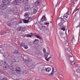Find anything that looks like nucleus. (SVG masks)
Here are the masks:
<instances>
[{"label":"nucleus","mask_w":80,"mask_h":80,"mask_svg":"<svg viewBox=\"0 0 80 80\" xmlns=\"http://www.w3.org/2000/svg\"><path fill=\"white\" fill-rule=\"evenodd\" d=\"M78 10H79V8H78V9H77L76 10H75V12H76V11H77Z\"/></svg>","instance_id":"13d9d810"},{"label":"nucleus","mask_w":80,"mask_h":80,"mask_svg":"<svg viewBox=\"0 0 80 80\" xmlns=\"http://www.w3.org/2000/svg\"><path fill=\"white\" fill-rule=\"evenodd\" d=\"M4 56L5 58H8L9 57V54L7 52L5 53L4 54Z\"/></svg>","instance_id":"f3484780"},{"label":"nucleus","mask_w":80,"mask_h":80,"mask_svg":"<svg viewBox=\"0 0 80 80\" xmlns=\"http://www.w3.org/2000/svg\"><path fill=\"white\" fill-rule=\"evenodd\" d=\"M78 1V0H73L72 3H73V6H74L75 5H76L77 4V2Z\"/></svg>","instance_id":"aec40b11"},{"label":"nucleus","mask_w":80,"mask_h":80,"mask_svg":"<svg viewBox=\"0 0 80 80\" xmlns=\"http://www.w3.org/2000/svg\"><path fill=\"white\" fill-rule=\"evenodd\" d=\"M35 37H36L37 38H39V39H42L41 37L39 35H36Z\"/></svg>","instance_id":"c85d7f7f"},{"label":"nucleus","mask_w":80,"mask_h":80,"mask_svg":"<svg viewBox=\"0 0 80 80\" xmlns=\"http://www.w3.org/2000/svg\"><path fill=\"white\" fill-rule=\"evenodd\" d=\"M22 23V21H21L20 22H19V23Z\"/></svg>","instance_id":"052dcab7"},{"label":"nucleus","mask_w":80,"mask_h":80,"mask_svg":"<svg viewBox=\"0 0 80 80\" xmlns=\"http://www.w3.org/2000/svg\"><path fill=\"white\" fill-rule=\"evenodd\" d=\"M48 53H46L45 55H44V56L45 57V59L47 61H49L50 59V57H51V56L50 57H49L48 58H47V57H48Z\"/></svg>","instance_id":"6e6552de"},{"label":"nucleus","mask_w":80,"mask_h":80,"mask_svg":"<svg viewBox=\"0 0 80 80\" xmlns=\"http://www.w3.org/2000/svg\"><path fill=\"white\" fill-rule=\"evenodd\" d=\"M27 37H32V35H29V34H27Z\"/></svg>","instance_id":"79ce46f5"},{"label":"nucleus","mask_w":80,"mask_h":80,"mask_svg":"<svg viewBox=\"0 0 80 80\" xmlns=\"http://www.w3.org/2000/svg\"><path fill=\"white\" fill-rule=\"evenodd\" d=\"M34 53H35V54H36V55H37V53H38V51L37 50L36 51H34Z\"/></svg>","instance_id":"49530a36"},{"label":"nucleus","mask_w":80,"mask_h":80,"mask_svg":"<svg viewBox=\"0 0 80 80\" xmlns=\"http://www.w3.org/2000/svg\"><path fill=\"white\" fill-rule=\"evenodd\" d=\"M27 71L26 70H24L23 71V72H22V73L23 75H26V74H27L28 73Z\"/></svg>","instance_id":"5701e85b"},{"label":"nucleus","mask_w":80,"mask_h":80,"mask_svg":"<svg viewBox=\"0 0 80 80\" xmlns=\"http://www.w3.org/2000/svg\"><path fill=\"white\" fill-rule=\"evenodd\" d=\"M3 63V61H1V62H0V66H1V65H2Z\"/></svg>","instance_id":"ea45409f"},{"label":"nucleus","mask_w":80,"mask_h":80,"mask_svg":"<svg viewBox=\"0 0 80 80\" xmlns=\"http://www.w3.org/2000/svg\"><path fill=\"white\" fill-rule=\"evenodd\" d=\"M4 16H5V17H4V18H8V16L6 15V14H5L4 15Z\"/></svg>","instance_id":"09e8293b"},{"label":"nucleus","mask_w":80,"mask_h":80,"mask_svg":"<svg viewBox=\"0 0 80 80\" xmlns=\"http://www.w3.org/2000/svg\"><path fill=\"white\" fill-rule=\"evenodd\" d=\"M8 25H9V26H11V25H12V22H8Z\"/></svg>","instance_id":"473e14b6"},{"label":"nucleus","mask_w":80,"mask_h":80,"mask_svg":"<svg viewBox=\"0 0 80 80\" xmlns=\"http://www.w3.org/2000/svg\"><path fill=\"white\" fill-rule=\"evenodd\" d=\"M31 34H32V32H31Z\"/></svg>","instance_id":"69168bd1"},{"label":"nucleus","mask_w":80,"mask_h":80,"mask_svg":"<svg viewBox=\"0 0 80 80\" xmlns=\"http://www.w3.org/2000/svg\"><path fill=\"white\" fill-rule=\"evenodd\" d=\"M79 74H80V72H79Z\"/></svg>","instance_id":"338daca9"},{"label":"nucleus","mask_w":80,"mask_h":80,"mask_svg":"<svg viewBox=\"0 0 80 80\" xmlns=\"http://www.w3.org/2000/svg\"><path fill=\"white\" fill-rule=\"evenodd\" d=\"M24 48H25V49H27V48H28V46H24Z\"/></svg>","instance_id":"a18cd8bd"},{"label":"nucleus","mask_w":80,"mask_h":80,"mask_svg":"<svg viewBox=\"0 0 80 80\" xmlns=\"http://www.w3.org/2000/svg\"><path fill=\"white\" fill-rule=\"evenodd\" d=\"M29 8H30V6H26L25 7V9L27 10H28L29 9Z\"/></svg>","instance_id":"393cba45"},{"label":"nucleus","mask_w":80,"mask_h":80,"mask_svg":"<svg viewBox=\"0 0 80 80\" xmlns=\"http://www.w3.org/2000/svg\"><path fill=\"white\" fill-rule=\"evenodd\" d=\"M17 42V40H15V42Z\"/></svg>","instance_id":"680f3d73"},{"label":"nucleus","mask_w":80,"mask_h":80,"mask_svg":"<svg viewBox=\"0 0 80 80\" xmlns=\"http://www.w3.org/2000/svg\"><path fill=\"white\" fill-rule=\"evenodd\" d=\"M30 15V13L26 12L24 14V16L26 18H28V17H29V15Z\"/></svg>","instance_id":"1a4fd4ad"},{"label":"nucleus","mask_w":80,"mask_h":80,"mask_svg":"<svg viewBox=\"0 0 80 80\" xmlns=\"http://www.w3.org/2000/svg\"><path fill=\"white\" fill-rule=\"evenodd\" d=\"M15 62H16V60L14 59H13L12 60V63H15Z\"/></svg>","instance_id":"4c0bfd02"},{"label":"nucleus","mask_w":80,"mask_h":80,"mask_svg":"<svg viewBox=\"0 0 80 80\" xmlns=\"http://www.w3.org/2000/svg\"><path fill=\"white\" fill-rule=\"evenodd\" d=\"M25 62H26V63H27V61H25Z\"/></svg>","instance_id":"e2e57ef3"},{"label":"nucleus","mask_w":80,"mask_h":80,"mask_svg":"<svg viewBox=\"0 0 80 80\" xmlns=\"http://www.w3.org/2000/svg\"><path fill=\"white\" fill-rule=\"evenodd\" d=\"M38 42V40L37 39H35L34 41H33V43H37Z\"/></svg>","instance_id":"bb28decb"},{"label":"nucleus","mask_w":80,"mask_h":80,"mask_svg":"<svg viewBox=\"0 0 80 80\" xmlns=\"http://www.w3.org/2000/svg\"><path fill=\"white\" fill-rule=\"evenodd\" d=\"M68 15H69V14H68V13L67 12L66 13H65L64 14V16L63 18H65V17H66V18H68Z\"/></svg>","instance_id":"6ab92c4d"},{"label":"nucleus","mask_w":80,"mask_h":80,"mask_svg":"<svg viewBox=\"0 0 80 80\" xmlns=\"http://www.w3.org/2000/svg\"><path fill=\"white\" fill-rule=\"evenodd\" d=\"M61 30H62L63 31H65V28H61Z\"/></svg>","instance_id":"c03bdc74"},{"label":"nucleus","mask_w":80,"mask_h":80,"mask_svg":"<svg viewBox=\"0 0 80 80\" xmlns=\"http://www.w3.org/2000/svg\"><path fill=\"white\" fill-rule=\"evenodd\" d=\"M43 51L44 53H46V50H45V48H44L43 49Z\"/></svg>","instance_id":"58836bf2"},{"label":"nucleus","mask_w":80,"mask_h":80,"mask_svg":"<svg viewBox=\"0 0 80 80\" xmlns=\"http://www.w3.org/2000/svg\"><path fill=\"white\" fill-rule=\"evenodd\" d=\"M42 6H43V7H45V6H46V4H42Z\"/></svg>","instance_id":"5fc2aeb1"},{"label":"nucleus","mask_w":80,"mask_h":80,"mask_svg":"<svg viewBox=\"0 0 80 80\" xmlns=\"http://www.w3.org/2000/svg\"><path fill=\"white\" fill-rule=\"evenodd\" d=\"M68 53L69 54V59L71 61H72V60H74V58H73V57H72V52H71V50H70V48H69L68 50H67Z\"/></svg>","instance_id":"f03ea898"},{"label":"nucleus","mask_w":80,"mask_h":80,"mask_svg":"<svg viewBox=\"0 0 80 80\" xmlns=\"http://www.w3.org/2000/svg\"><path fill=\"white\" fill-rule=\"evenodd\" d=\"M46 71L49 72L51 70V68H48L45 69Z\"/></svg>","instance_id":"412c9836"},{"label":"nucleus","mask_w":80,"mask_h":80,"mask_svg":"<svg viewBox=\"0 0 80 80\" xmlns=\"http://www.w3.org/2000/svg\"><path fill=\"white\" fill-rule=\"evenodd\" d=\"M69 31H69V30H68V32H69Z\"/></svg>","instance_id":"0e129e2a"},{"label":"nucleus","mask_w":80,"mask_h":80,"mask_svg":"<svg viewBox=\"0 0 80 80\" xmlns=\"http://www.w3.org/2000/svg\"><path fill=\"white\" fill-rule=\"evenodd\" d=\"M35 47L36 48H37V47H40V45L39 44H36Z\"/></svg>","instance_id":"a19ab883"},{"label":"nucleus","mask_w":80,"mask_h":80,"mask_svg":"<svg viewBox=\"0 0 80 80\" xmlns=\"http://www.w3.org/2000/svg\"><path fill=\"white\" fill-rule=\"evenodd\" d=\"M49 23L48 22H45L44 24V25H49Z\"/></svg>","instance_id":"de8ad7c7"},{"label":"nucleus","mask_w":80,"mask_h":80,"mask_svg":"<svg viewBox=\"0 0 80 80\" xmlns=\"http://www.w3.org/2000/svg\"><path fill=\"white\" fill-rule=\"evenodd\" d=\"M10 70V73H11V75H15L16 74V71L13 68H11Z\"/></svg>","instance_id":"39448f33"},{"label":"nucleus","mask_w":80,"mask_h":80,"mask_svg":"<svg viewBox=\"0 0 80 80\" xmlns=\"http://www.w3.org/2000/svg\"><path fill=\"white\" fill-rule=\"evenodd\" d=\"M62 17L61 18H58V20H59V19H60V20H62Z\"/></svg>","instance_id":"6e6d98bb"},{"label":"nucleus","mask_w":80,"mask_h":80,"mask_svg":"<svg viewBox=\"0 0 80 80\" xmlns=\"http://www.w3.org/2000/svg\"><path fill=\"white\" fill-rule=\"evenodd\" d=\"M22 3H23L24 4H25V3H28V2H27V0H23V1H22Z\"/></svg>","instance_id":"c756f323"},{"label":"nucleus","mask_w":80,"mask_h":80,"mask_svg":"<svg viewBox=\"0 0 80 80\" xmlns=\"http://www.w3.org/2000/svg\"><path fill=\"white\" fill-rule=\"evenodd\" d=\"M48 30V28H46H46H45L44 31H46V30Z\"/></svg>","instance_id":"3c124183"},{"label":"nucleus","mask_w":80,"mask_h":80,"mask_svg":"<svg viewBox=\"0 0 80 80\" xmlns=\"http://www.w3.org/2000/svg\"><path fill=\"white\" fill-rule=\"evenodd\" d=\"M33 12L34 13H36L37 12V7H35L33 9Z\"/></svg>","instance_id":"4be33fe9"},{"label":"nucleus","mask_w":80,"mask_h":80,"mask_svg":"<svg viewBox=\"0 0 80 80\" xmlns=\"http://www.w3.org/2000/svg\"><path fill=\"white\" fill-rule=\"evenodd\" d=\"M45 0H41V3H43L45 2Z\"/></svg>","instance_id":"8fccbe9b"},{"label":"nucleus","mask_w":80,"mask_h":80,"mask_svg":"<svg viewBox=\"0 0 80 80\" xmlns=\"http://www.w3.org/2000/svg\"><path fill=\"white\" fill-rule=\"evenodd\" d=\"M71 41L72 42V43H73V42H74L75 41V38L73 37L72 39H71Z\"/></svg>","instance_id":"7c9ffc66"},{"label":"nucleus","mask_w":80,"mask_h":80,"mask_svg":"<svg viewBox=\"0 0 80 80\" xmlns=\"http://www.w3.org/2000/svg\"><path fill=\"white\" fill-rule=\"evenodd\" d=\"M14 5H17V3H18V2L17 1L15 0L14 2Z\"/></svg>","instance_id":"72a5a7b5"},{"label":"nucleus","mask_w":80,"mask_h":80,"mask_svg":"<svg viewBox=\"0 0 80 80\" xmlns=\"http://www.w3.org/2000/svg\"><path fill=\"white\" fill-rule=\"evenodd\" d=\"M53 74H54V68H52V72L49 75L50 77H52V76H53Z\"/></svg>","instance_id":"dca6fc26"},{"label":"nucleus","mask_w":80,"mask_h":80,"mask_svg":"<svg viewBox=\"0 0 80 80\" xmlns=\"http://www.w3.org/2000/svg\"><path fill=\"white\" fill-rule=\"evenodd\" d=\"M12 25H16L17 24V21H14L12 23Z\"/></svg>","instance_id":"a878e982"},{"label":"nucleus","mask_w":80,"mask_h":80,"mask_svg":"<svg viewBox=\"0 0 80 80\" xmlns=\"http://www.w3.org/2000/svg\"><path fill=\"white\" fill-rule=\"evenodd\" d=\"M26 18L28 19V21H29L28 22H31L32 21V18L30 17H29L28 18Z\"/></svg>","instance_id":"b1692460"},{"label":"nucleus","mask_w":80,"mask_h":80,"mask_svg":"<svg viewBox=\"0 0 80 80\" xmlns=\"http://www.w3.org/2000/svg\"><path fill=\"white\" fill-rule=\"evenodd\" d=\"M22 20L24 23H28V20L26 18L22 19Z\"/></svg>","instance_id":"9b49d317"},{"label":"nucleus","mask_w":80,"mask_h":80,"mask_svg":"<svg viewBox=\"0 0 80 80\" xmlns=\"http://www.w3.org/2000/svg\"><path fill=\"white\" fill-rule=\"evenodd\" d=\"M35 5L36 6H38V2H36L35 3Z\"/></svg>","instance_id":"f704fd0d"},{"label":"nucleus","mask_w":80,"mask_h":80,"mask_svg":"<svg viewBox=\"0 0 80 80\" xmlns=\"http://www.w3.org/2000/svg\"><path fill=\"white\" fill-rule=\"evenodd\" d=\"M41 20H42V22H45L47 21V19L45 15H44L42 17V18L41 19Z\"/></svg>","instance_id":"9d476101"},{"label":"nucleus","mask_w":80,"mask_h":80,"mask_svg":"<svg viewBox=\"0 0 80 80\" xmlns=\"http://www.w3.org/2000/svg\"><path fill=\"white\" fill-rule=\"evenodd\" d=\"M71 61H72L70 62V65H76V62L75 61H72V60Z\"/></svg>","instance_id":"ddd939ff"},{"label":"nucleus","mask_w":80,"mask_h":80,"mask_svg":"<svg viewBox=\"0 0 80 80\" xmlns=\"http://www.w3.org/2000/svg\"><path fill=\"white\" fill-rule=\"evenodd\" d=\"M14 53L16 54H17V53H18V51L17 50H15L14 52Z\"/></svg>","instance_id":"c9c22d12"},{"label":"nucleus","mask_w":80,"mask_h":80,"mask_svg":"<svg viewBox=\"0 0 80 80\" xmlns=\"http://www.w3.org/2000/svg\"><path fill=\"white\" fill-rule=\"evenodd\" d=\"M21 47H24L25 46V43L22 42V43L20 45Z\"/></svg>","instance_id":"2f4dec72"},{"label":"nucleus","mask_w":80,"mask_h":80,"mask_svg":"<svg viewBox=\"0 0 80 80\" xmlns=\"http://www.w3.org/2000/svg\"><path fill=\"white\" fill-rule=\"evenodd\" d=\"M79 26H78L76 27V28H78V27H80V23H79Z\"/></svg>","instance_id":"4d7b16f0"},{"label":"nucleus","mask_w":80,"mask_h":80,"mask_svg":"<svg viewBox=\"0 0 80 80\" xmlns=\"http://www.w3.org/2000/svg\"><path fill=\"white\" fill-rule=\"evenodd\" d=\"M3 14V12H2L0 11V15H2Z\"/></svg>","instance_id":"864d4df0"},{"label":"nucleus","mask_w":80,"mask_h":80,"mask_svg":"<svg viewBox=\"0 0 80 80\" xmlns=\"http://www.w3.org/2000/svg\"><path fill=\"white\" fill-rule=\"evenodd\" d=\"M23 29V28H22V27L19 26L18 27V28H17V30L18 31H22V30Z\"/></svg>","instance_id":"a211bd4d"},{"label":"nucleus","mask_w":80,"mask_h":80,"mask_svg":"<svg viewBox=\"0 0 80 80\" xmlns=\"http://www.w3.org/2000/svg\"><path fill=\"white\" fill-rule=\"evenodd\" d=\"M63 43L65 45V46H68L69 45L68 43L67 42V38L66 37L63 39Z\"/></svg>","instance_id":"423d86ee"},{"label":"nucleus","mask_w":80,"mask_h":80,"mask_svg":"<svg viewBox=\"0 0 80 80\" xmlns=\"http://www.w3.org/2000/svg\"><path fill=\"white\" fill-rule=\"evenodd\" d=\"M20 68L19 67H17L16 69V71L18 73H20Z\"/></svg>","instance_id":"f8f14e48"},{"label":"nucleus","mask_w":80,"mask_h":80,"mask_svg":"<svg viewBox=\"0 0 80 80\" xmlns=\"http://www.w3.org/2000/svg\"><path fill=\"white\" fill-rule=\"evenodd\" d=\"M6 3V2H4L2 3V4L0 6V8H1V9L4 10V9L6 8L7 7V5L6 4H7V3Z\"/></svg>","instance_id":"7ed1b4c3"},{"label":"nucleus","mask_w":80,"mask_h":80,"mask_svg":"<svg viewBox=\"0 0 80 80\" xmlns=\"http://www.w3.org/2000/svg\"><path fill=\"white\" fill-rule=\"evenodd\" d=\"M10 33V30H7L6 31L2 32V35H5V34H6V33Z\"/></svg>","instance_id":"4468645a"},{"label":"nucleus","mask_w":80,"mask_h":80,"mask_svg":"<svg viewBox=\"0 0 80 80\" xmlns=\"http://www.w3.org/2000/svg\"><path fill=\"white\" fill-rule=\"evenodd\" d=\"M26 0V2H28V1H29V0Z\"/></svg>","instance_id":"bf43d9fd"},{"label":"nucleus","mask_w":80,"mask_h":80,"mask_svg":"<svg viewBox=\"0 0 80 80\" xmlns=\"http://www.w3.org/2000/svg\"><path fill=\"white\" fill-rule=\"evenodd\" d=\"M27 57L26 55L24 56V58H23L24 60V59L25 58V60H26V59H27V58H25V57Z\"/></svg>","instance_id":"603ef678"},{"label":"nucleus","mask_w":80,"mask_h":80,"mask_svg":"<svg viewBox=\"0 0 80 80\" xmlns=\"http://www.w3.org/2000/svg\"><path fill=\"white\" fill-rule=\"evenodd\" d=\"M13 66L12 65H8L7 64L6 62H4V64L3 66V68L4 70H6L7 68H13Z\"/></svg>","instance_id":"f257e3e1"},{"label":"nucleus","mask_w":80,"mask_h":80,"mask_svg":"<svg viewBox=\"0 0 80 80\" xmlns=\"http://www.w3.org/2000/svg\"><path fill=\"white\" fill-rule=\"evenodd\" d=\"M61 27H64L65 26L63 25V23H65V22H68V20H67L65 18H63L62 19H61Z\"/></svg>","instance_id":"20e7f679"},{"label":"nucleus","mask_w":80,"mask_h":80,"mask_svg":"<svg viewBox=\"0 0 80 80\" xmlns=\"http://www.w3.org/2000/svg\"><path fill=\"white\" fill-rule=\"evenodd\" d=\"M12 11L14 13H17L18 12V10H17V8L15 7L12 9Z\"/></svg>","instance_id":"0eeeda50"},{"label":"nucleus","mask_w":80,"mask_h":80,"mask_svg":"<svg viewBox=\"0 0 80 80\" xmlns=\"http://www.w3.org/2000/svg\"><path fill=\"white\" fill-rule=\"evenodd\" d=\"M80 72V69H77L76 70V72H77V73H79Z\"/></svg>","instance_id":"e433bc0d"},{"label":"nucleus","mask_w":80,"mask_h":80,"mask_svg":"<svg viewBox=\"0 0 80 80\" xmlns=\"http://www.w3.org/2000/svg\"><path fill=\"white\" fill-rule=\"evenodd\" d=\"M23 0H18V2H19V3H22L23 2Z\"/></svg>","instance_id":"37998d69"},{"label":"nucleus","mask_w":80,"mask_h":80,"mask_svg":"<svg viewBox=\"0 0 80 80\" xmlns=\"http://www.w3.org/2000/svg\"><path fill=\"white\" fill-rule=\"evenodd\" d=\"M46 27L45 26H41V28H42V29H43V30L44 31L45 30V28H46Z\"/></svg>","instance_id":"cd10ccee"},{"label":"nucleus","mask_w":80,"mask_h":80,"mask_svg":"<svg viewBox=\"0 0 80 80\" xmlns=\"http://www.w3.org/2000/svg\"><path fill=\"white\" fill-rule=\"evenodd\" d=\"M7 11L8 13H12V10L11 9V8H8Z\"/></svg>","instance_id":"2eb2a0df"},{"label":"nucleus","mask_w":80,"mask_h":80,"mask_svg":"<svg viewBox=\"0 0 80 80\" xmlns=\"http://www.w3.org/2000/svg\"><path fill=\"white\" fill-rule=\"evenodd\" d=\"M61 0V1H62V0Z\"/></svg>","instance_id":"774afa93"}]
</instances>
